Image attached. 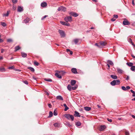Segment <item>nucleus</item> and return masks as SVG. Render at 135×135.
<instances>
[{"mask_svg":"<svg viewBox=\"0 0 135 135\" xmlns=\"http://www.w3.org/2000/svg\"><path fill=\"white\" fill-rule=\"evenodd\" d=\"M41 5L42 7H44L47 6V4L46 2H42L41 3Z\"/></svg>","mask_w":135,"mask_h":135,"instance_id":"a211bd4d","label":"nucleus"},{"mask_svg":"<svg viewBox=\"0 0 135 135\" xmlns=\"http://www.w3.org/2000/svg\"><path fill=\"white\" fill-rule=\"evenodd\" d=\"M47 16H48L47 15H45L44 17H42L41 19V20H43L44 18H46Z\"/></svg>","mask_w":135,"mask_h":135,"instance_id":"49530a36","label":"nucleus"},{"mask_svg":"<svg viewBox=\"0 0 135 135\" xmlns=\"http://www.w3.org/2000/svg\"><path fill=\"white\" fill-rule=\"evenodd\" d=\"M63 106L65 107L64 109V111H66L69 109V108L65 104H63Z\"/></svg>","mask_w":135,"mask_h":135,"instance_id":"b1692460","label":"nucleus"},{"mask_svg":"<svg viewBox=\"0 0 135 135\" xmlns=\"http://www.w3.org/2000/svg\"><path fill=\"white\" fill-rule=\"evenodd\" d=\"M66 8L63 6H61L59 7L58 9H57V10L58 11H62L64 12L65 11H66Z\"/></svg>","mask_w":135,"mask_h":135,"instance_id":"423d86ee","label":"nucleus"},{"mask_svg":"<svg viewBox=\"0 0 135 135\" xmlns=\"http://www.w3.org/2000/svg\"><path fill=\"white\" fill-rule=\"evenodd\" d=\"M16 6L13 5L12 7V8L13 10H15L16 8Z\"/></svg>","mask_w":135,"mask_h":135,"instance_id":"864d4df0","label":"nucleus"},{"mask_svg":"<svg viewBox=\"0 0 135 135\" xmlns=\"http://www.w3.org/2000/svg\"><path fill=\"white\" fill-rule=\"evenodd\" d=\"M95 45L96 46H98V47H100V46L99 45H98V44L97 43H95Z\"/></svg>","mask_w":135,"mask_h":135,"instance_id":"5fc2aeb1","label":"nucleus"},{"mask_svg":"<svg viewBox=\"0 0 135 135\" xmlns=\"http://www.w3.org/2000/svg\"><path fill=\"white\" fill-rule=\"evenodd\" d=\"M116 19H114V17L113 18H112L111 19V21H114Z\"/></svg>","mask_w":135,"mask_h":135,"instance_id":"6e6d98bb","label":"nucleus"},{"mask_svg":"<svg viewBox=\"0 0 135 135\" xmlns=\"http://www.w3.org/2000/svg\"><path fill=\"white\" fill-rule=\"evenodd\" d=\"M131 55L133 58L135 59V56H134L133 54H131Z\"/></svg>","mask_w":135,"mask_h":135,"instance_id":"69168bd1","label":"nucleus"},{"mask_svg":"<svg viewBox=\"0 0 135 135\" xmlns=\"http://www.w3.org/2000/svg\"><path fill=\"white\" fill-rule=\"evenodd\" d=\"M101 45L105 46L107 44V42L105 41H101L100 42Z\"/></svg>","mask_w":135,"mask_h":135,"instance_id":"dca6fc26","label":"nucleus"},{"mask_svg":"<svg viewBox=\"0 0 135 135\" xmlns=\"http://www.w3.org/2000/svg\"><path fill=\"white\" fill-rule=\"evenodd\" d=\"M107 62L108 63V64L109 65H113V62L111 61L108 60L107 61Z\"/></svg>","mask_w":135,"mask_h":135,"instance_id":"473e14b6","label":"nucleus"},{"mask_svg":"<svg viewBox=\"0 0 135 135\" xmlns=\"http://www.w3.org/2000/svg\"><path fill=\"white\" fill-rule=\"evenodd\" d=\"M28 69L33 72H34L35 71L34 69L32 67H29L28 68Z\"/></svg>","mask_w":135,"mask_h":135,"instance_id":"c756f323","label":"nucleus"},{"mask_svg":"<svg viewBox=\"0 0 135 135\" xmlns=\"http://www.w3.org/2000/svg\"><path fill=\"white\" fill-rule=\"evenodd\" d=\"M118 16L117 15H113V17L116 18H118Z\"/></svg>","mask_w":135,"mask_h":135,"instance_id":"de8ad7c7","label":"nucleus"},{"mask_svg":"<svg viewBox=\"0 0 135 135\" xmlns=\"http://www.w3.org/2000/svg\"><path fill=\"white\" fill-rule=\"evenodd\" d=\"M128 41L129 42H131V43H132V42H132V40L131 39V38H129V39L128 40Z\"/></svg>","mask_w":135,"mask_h":135,"instance_id":"09e8293b","label":"nucleus"},{"mask_svg":"<svg viewBox=\"0 0 135 135\" xmlns=\"http://www.w3.org/2000/svg\"><path fill=\"white\" fill-rule=\"evenodd\" d=\"M53 125L55 127H58L60 126V124L59 123H54Z\"/></svg>","mask_w":135,"mask_h":135,"instance_id":"393cba45","label":"nucleus"},{"mask_svg":"<svg viewBox=\"0 0 135 135\" xmlns=\"http://www.w3.org/2000/svg\"><path fill=\"white\" fill-rule=\"evenodd\" d=\"M78 86L77 85H76L74 87H71V89L73 90H75L76 89L78 88Z\"/></svg>","mask_w":135,"mask_h":135,"instance_id":"7c9ffc66","label":"nucleus"},{"mask_svg":"<svg viewBox=\"0 0 135 135\" xmlns=\"http://www.w3.org/2000/svg\"><path fill=\"white\" fill-rule=\"evenodd\" d=\"M56 73L55 74V75L56 76L59 78H61L62 76L60 74V71H56Z\"/></svg>","mask_w":135,"mask_h":135,"instance_id":"20e7f679","label":"nucleus"},{"mask_svg":"<svg viewBox=\"0 0 135 135\" xmlns=\"http://www.w3.org/2000/svg\"><path fill=\"white\" fill-rule=\"evenodd\" d=\"M8 69H14V67L13 66L9 67Z\"/></svg>","mask_w":135,"mask_h":135,"instance_id":"8fccbe9b","label":"nucleus"},{"mask_svg":"<svg viewBox=\"0 0 135 135\" xmlns=\"http://www.w3.org/2000/svg\"><path fill=\"white\" fill-rule=\"evenodd\" d=\"M130 91L132 93H133V94L135 93V92L132 90H131Z\"/></svg>","mask_w":135,"mask_h":135,"instance_id":"0e129e2a","label":"nucleus"},{"mask_svg":"<svg viewBox=\"0 0 135 135\" xmlns=\"http://www.w3.org/2000/svg\"><path fill=\"white\" fill-rule=\"evenodd\" d=\"M12 1L14 3H16L17 2V0H12Z\"/></svg>","mask_w":135,"mask_h":135,"instance_id":"a18cd8bd","label":"nucleus"},{"mask_svg":"<svg viewBox=\"0 0 135 135\" xmlns=\"http://www.w3.org/2000/svg\"><path fill=\"white\" fill-rule=\"evenodd\" d=\"M64 124L66 126H67L69 127H71L72 126V125H71L70 124V123L68 122H66V123H64Z\"/></svg>","mask_w":135,"mask_h":135,"instance_id":"412c9836","label":"nucleus"},{"mask_svg":"<svg viewBox=\"0 0 135 135\" xmlns=\"http://www.w3.org/2000/svg\"><path fill=\"white\" fill-rule=\"evenodd\" d=\"M74 41V42L76 45L79 44L81 42V40L79 39L76 38L73 40Z\"/></svg>","mask_w":135,"mask_h":135,"instance_id":"39448f33","label":"nucleus"},{"mask_svg":"<svg viewBox=\"0 0 135 135\" xmlns=\"http://www.w3.org/2000/svg\"><path fill=\"white\" fill-rule=\"evenodd\" d=\"M125 134L126 135H129V133L128 131H126L125 132Z\"/></svg>","mask_w":135,"mask_h":135,"instance_id":"603ef678","label":"nucleus"},{"mask_svg":"<svg viewBox=\"0 0 135 135\" xmlns=\"http://www.w3.org/2000/svg\"><path fill=\"white\" fill-rule=\"evenodd\" d=\"M7 41L8 42H11L12 41V40L11 38H9L7 40Z\"/></svg>","mask_w":135,"mask_h":135,"instance_id":"79ce46f5","label":"nucleus"},{"mask_svg":"<svg viewBox=\"0 0 135 135\" xmlns=\"http://www.w3.org/2000/svg\"><path fill=\"white\" fill-rule=\"evenodd\" d=\"M126 64L129 66L131 67L133 66V64L132 62H127Z\"/></svg>","mask_w":135,"mask_h":135,"instance_id":"bb28decb","label":"nucleus"},{"mask_svg":"<svg viewBox=\"0 0 135 135\" xmlns=\"http://www.w3.org/2000/svg\"><path fill=\"white\" fill-rule=\"evenodd\" d=\"M60 71V74H62V75H64V74H65V73L66 72L64 71Z\"/></svg>","mask_w":135,"mask_h":135,"instance_id":"37998d69","label":"nucleus"},{"mask_svg":"<svg viewBox=\"0 0 135 135\" xmlns=\"http://www.w3.org/2000/svg\"><path fill=\"white\" fill-rule=\"evenodd\" d=\"M4 51V49H1V53H3V52Z\"/></svg>","mask_w":135,"mask_h":135,"instance_id":"e2e57ef3","label":"nucleus"},{"mask_svg":"<svg viewBox=\"0 0 135 135\" xmlns=\"http://www.w3.org/2000/svg\"><path fill=\"white\" fill-rule=\"evenodd\" d=\"M123 23V24L125 25H129L130 24L129 22L126 20L124 21Z\"/></svg>","mask_w":135,"mask_h":135,"instance_id":"9b49d317","label":"nucleus"},{"mask_svg":"<svg viewBox=\"0 0 135 135\" xmlns=\"http://www.w3.org/2000/svg\"><path fill=\"white\" fill-rule=\"evenodd\" d=\"M35 65L36 66H38L39 65V63L36 61L35 62H34Z\"/></svg>","mask_w":135,"mask_h":135,"instance_id":"c03bdc74","label":"nucleus"},{"mask_svg":"<svg viewBox=\"0 0 135 135\" xmlns=\"http://www.w3.org/2000/svg\"><path fill=\"white\" fill-rule=\"evenodd\" d=\"M75 114H74L75 116H76L78 117H80V115H79V113L76 111L75 112Z\"/></svg>","mask_w":135,"mask_h":135,"instance_id":"aec40b11","label":"nucleus"},{"mask_svg":"<svg viewBox=\"0 0 135 135\" xmlns=\"http://www.w3.org/2000/svg\"><path fill=\"white\" fill-rule=\"evenodd\" d=\"M122 90L124 91L127 90V89L124 86H122Z\"/></svg>","mask_w":135,"mask_h":135,"instance_id":"a19ab883","label":"nucleus"},{"mask_svg":"<svg viewBox=\"0 0 135 135\" xmlns=\"http://www.w3.org/2000/svg\"><path fill=\"white\" fill-rule=\"evenodd\" d=\"M44 80L45 81H52V79H50L45 78L44 79Z\"/></svg>","mask_w":135,"mask_h":135,"instance_id":"4c0bfd02","label":"nucleus"},{"mask_svg":"<svg viewBox=\"0 0 135 135\" xmlns=\"http://www.w3.org/2000/svg\"><path fill=\"white\" fill-rule=\"evenodd\" d=\"M117 71L119 73L122 74L123 73V70L120 69L118 68H117Z\"/></svg>","mask_w":135,"mask_h":135,"instance_id":"ddd939ff","label":"nucleus"},{"mask_svg":"<svg viewBox=\"0 0 135 135\" xmlns=\"http://www.w3.org/2000/svg\"><path fill=\"white\" fill-rule=\"evenodd\" d=\"M30 20V19L29 18H27L26 19L23 20V22L25 23H27L29 22Z\"/></svg>","mask_w":135,"mask_h":135,"instance_id":"2eb2a0df","label":"nucleus"},{"mask_svg":"<svg viewBox=\"0 0 135 135\" xmlns=\"http://www.w3.org/2000/svg\"><path fill=\"white\" fill-rule=\"evenodd\" d=\"M120 84V81L119 80H114L110 83L111 85L112 86L115 85H118Z\"/></svg>","mask_w":135,"mask_h":135,"instance_id":"f257e3e1","label":"nucleus"},{"mask_svg":"<svg viewBox=\"0 0 135 135\" xmlns=\"http://www.w3.org/2000/svg\"><path fill=\"white\" fill-rule=\"evenodd\" d=\"M21 55L23 57H26L27 55L26 54L23 52H22Z\"/></svg>","mask_w":135,"mask_h":135,"instance_id":"2f4dec72","label":"nucleus"},{"mask_svg":"<svg viewBox=\"0 0 135 135\" xmlns=\"http://www.w3.org/2000/svg\"><path fill=\"white\" fill-rule=\"evenodd\" d=\"M126 88L127 89H127H129L130 88V87L129 86H127L126 87Z\"/></svg>","mask_w":135,"mask_h":135,"instance_id":"13d9d810","label":"nucleus"},{"mask_svg":"<svg viewBox=\"0 0 135 135\" xmlns=\"http://www.w3.org/2000/svg\"><path fill=\"white\" fill-rule=\"evenodd\" d=\"M106 128V126L105 125H101L99 128V130L102 131H103Z\"/></svg>","mask_w":135,"mask_h":135,"instance_id":"9d476101","label":"nucleus"},{"mask_svg":"<svg viewBox=\"0 0 135 135\" xmlns=\"http://www.w3.org/2000/svg\"><path fill=\"white\" fill-rule=\"evenodd\" d=\"M23 11V8L20 6L18 7V11L19 12H21Z\"/></svg>","mask_w":135,"mask_h":135,"instance_id":"4468645a","label":"nucleus"},{"mask_svg":"<svg viewBox=\"0 0 135 135\" xmlns=\"http://www.w3.org/2000/svg\"><path fill=\"white\" fill-rule=\"evenodd\" d=\"M56 98L57 99L61 100H63V98L60 95L56 97Z\"/></svg>","mask_w":135,"mask_h":135,"instance_id":"6ab92c4d","label":"nucleus"},{"mask_svg":"<svg viewBox=\"0 0 135 135\" xmlns=\"http://www.w3.org/2000/svg\"><path fill=\"white\" fill-rule=\"evenodd\" d=\"M132 3L133 5H134V0H132Z\"/></svg>","mask_w":135,"mask_h":135,"instance_id":"680f3d73","label":"nucleus"},{"mask_svg":"<svg viewBox=\"0 0 135 135\" xmlns=\"http://www.w3.org/2000/svg\"><path fill=\"white\" fill-rule=\"evenodd\" d=\"M48 106L49 107H50V108H51V104H48Z\"/></svg>","mask_w":135,"mask_h":135,"instance_id":"052dcab7","label":"nucleus"},{"mask_svg":"<svg viewBox=\"0 0 135 135\" xmlns=\"http://www.w3.org/2000/svg\"><path fill=\"white\" fill-rule=\"evenodd\" d=\"M5 71V69L4 68L1 67L0 68V71L1 72H4Z\"/></svg>","mask_w":135,"mask_h":135,"instance_id":"c85d7f7f","label":"nucleus"},{"mask_svg":"<svg viewBox=\"0 0 135 135\" xmlns=\"http://www.w3.org/2000/svg\"><path fill=\"white\" fill-rule=\"evenodd\" d=\"M9 14V12L8 11H7L6 13L4 14L3 15V16H7Z\"/></svg>","mask_w":135,"mask_h":135,"instance_id":"72a5a7b5","label":"nucleus"},{"mask_svg":"<svg viewBox=\"0 0 135 135\" xmlns=\"http://www.w3.org/2000/svg\"><path fill=\"white\" fill-rule=\"evenodd\" d=\"M110 77L113 79H116L117 78V76L115 75H110Z\"/></svg>","mask_w":135,"mask_h":135,"instance_id":"a878e982","label":"nucleus"},{"mask_svg":"<svg viewBox=\"0 0 135 135\" xmlns=\"http://www.w3.org/2000/svg\"><path fill=\"white\" fill-rule=\"evenodd\" d=\"M1 25L3 27H5L6 26V24L4 22H1Z\"/></svg>","mask_w":135,"mask_h":135,"instance_id":"58836bf2","label":"nucleus"},{"mask_svg":"<svg viewBox=\"0 0 135 135\" xmlns=\"http://www.w3.org/2000/svg\"><path fill=\"white\" fill-rule=\"evenodd\" d=\"M107 120L110 122H111L112 121V120L111 119H109V118L107 119Z\"/></svg>","mask_w":135,"mask_h":135,"instance_id":"4d7b16f0","label":"nucleus"},{"mask_svg":"<svg viewBox=\"0 0 135 135\" xmlns=\"http://www.w3.org/2000/svg\"><path fill=\"white\" fill-rule=\"evenodd\" d=\"M76 81L74 80H72L71 81V84L72 85H73L76 83Z\"/></svg>","mask_w":135,"mask_h":135,"instance_id":"5701e85b","label":"nucleus"},{"mask_svg":"<svg viewBox=\"0 0 135 135\" xmlns=\"http://www.w3.org/2000/svg\"><path fill=\"white\" fill-rule=\"evenodd\" d=\"M65 21L66 22H71L72 21V19L71 16H67L64 19Z\"/></svg>","mask_w":135,"mask_h":135,"instance_id":"7ed1b4c3","label":"nucleus"},{"mask_svg":"<svg viewBox=\"0 0 135 135\" xmlns=\"http://www.w3.org/2000/svg\"><path fill=\"white\" fill-rule=\"evenodd\" d=\"M58 32L60 34L61 37H64L65 36V34L64 31L62 30H59L58 31Z\"/></svg>","mask_w":135,"mask_h":135,"instance_id":"0eeeda50","label":"nucleus"},{"mask_svg":"<svg viewBox=\"0 0 135 135\" xmlns=\"http://www.w3.org/2000/svg\"><path fill=\"white\" fill-rule=\"evenodd\" d=\"M132 117L133 118L135 119V116L134 115H132Z\"/></svg>","mask_w":135,"mask_h":135,"instance_id":"338daca9","label":"nucleus"},{"mask_svg":"<svg viewBox=\"0 0 135 135\" xmlns=\"http://www.w3.org/2000/svg\"><path fill=\"white\" fill-rule=\"evenodd\" d=\"M130 69L131 70L134 71L135 70V66H132L130 68Z\"/></svg>","mask_w":135,"mask_h":135,"instance_id":"f704fd0d","label":"nucleus"},{"mask_svg":"<svg viewBox=\"0 0 135 135\" xmlns=\"http://www.w3.org/2000/svg\"><path fill=\"white\" fill-rule=\"evenodd\" d=\"M60 23L62 25H65L68 26H70V24L69 23H68L66 22H65L64 21H60Z\"/></svg>","mask_w":135,"mask_h":135,"instance_id":"1a4fd4ad","label":"nucleus"},{"mask_svg":"<svg viewBox=\"0 0 135 135\" xmlns=\"http://www.w3.org/2000/svg\"><path fill=\"white\" fill-rule=\"evenodd\" d=\"M53 115V113L51 111H50L49 113V117H51Z\"/></svg>","mask_w":135,"mask_h":135,"instance_id":"e433bc0d","label":"nucleus"},{"mask_svg":"<svg viewBox=\"0 0 135 135\" xmlns=\"http://www.w3.org/2000/svg\"><path fill=\"white\" fill-rule=\"evenodd\" d=\"M20 49L19 46H17L15 47V51H16Z\"/></svg>","mask_w":135,"mask_h":135,"instance_id":"cd10ccee","label":"nucleus"},{"mask_svg":"<svg viewBox=\"0 0 135 135\" xmlns=\"http://www.w3.org/2000/svg\"><path fill=\"white\" fill-rule=\"evenodd\" d=\"M65 118L69 120H71L72 121L74 120V117L73 115H70L69 114H65Z\"/></svg>","mask_w":135,"mask_h":135,"instance_id":"f03ea898","label":"nucleus"},{"mask_svg":"<svg viewBox=\"0 0 135 135\" xmlns=\"http://www.w3.org/2000/svg\"><path fill=\"white\" fill-rule=\"evenodd\" d=\"M71 86L70 85H68L67 86V89L69 91L71 90Z\"/></svg>","mask_w":135,"mask_h":135,"instance_id":"c9c22d12","label":"nucleus"},{"mask_svg":"<svg viewBox=\"0 0 135 135\" xmlns=\"http://www.w3.org/2000/svg\"><path fill=\"white\" fill-rule=\"evenodd\" d=\"M84 109L86 111H89L90 110L91 108V107H84Z\"/></svg>","mask_w":135,"mask_h":135,"instance_id":"f3484780","label":"nucleus"},{"mask_svg":"<svg viewBox=\"0 0 135 135\" xmlns=\"http://www.w3.org/2000/svg\"><path fill=\"white\" fill-rule=\"evenodd\" d=\"M129 79V76H127V77L126 79V80H127Z\"/></svg>","mask_w":135,"mask_h":135,"instance_id":"bf43d9fd","label":"nucleus"},{"mask_svg":"<svg viewBox=\"0 0 135 135\" xmlns=\"http://www.w3.org/2000/svg\"><path fill=\"white\" fill-rule=\"evenodd\" d=\"M53 113L54 115L55 116L57 115V112L55 110L54 111Z\"/></svg>","mask_w":135,"mask_h":135,"instance_id":"ea45409f","label":"nucleus"},{"mask_svg":"<svg viewBox=\"0 0 135 135\" xmlns=\"http://www.w3.org/2000/svg\"><path fill=\"white\" fill-rule=\"evenodd\" d=\"M69 15L74 17H77L79 15V14L78 13L73 12H69Z\"/></svg>","mask_w":135,"mask_h":135,"instance_id":"6e6552de","label":"nucleus"},{"mask_svg":"<svg viewBox=\"0 0 135 135\" xmlns=\"http://www.w3.org/2000/svg\"><path fill=\"white\" fill-rule=\"evenodd\" d=\"M23 82L26 84H28V82L27 81H24Z\"/></svg>","mask_w":135,"mask_h":135,"instance_id":"3c124183","label":"nucleus"},{"mask_svg":"<svg viewBox=\"0 0 135 135\" xmlns=\"http://www.w3.org/2000/svg\"><path fill=\"white\" fill-rule=\"evenodd\" d=\"M75 125L76 126L79 127L81 125V123L80 122L78 121L75 123Z\"/></svg>","mask_w":135,"mask_h":135,"instance_id":"4be33fe9","label":"nucleus"},{"mask_svg":"<svg viewBox=\"0 0 135 135\" xmlns=\"http://www.w3.org/2000/svg\"><path fill=\"white\" fill-rule=\"evenodd\" d=\"M71 71L72 72L75 74L78 73V72L77 71V70L76 68H73L71 69Z\"/></svg>","mask_w":135,"mask_h":135,"instance_id":"f8f14e48","label":"nucleus"},{"mask_svg":"<svg viewBox=\"0 0 135 135\" xmlns=\"http://www.w3.org/2000/svg\"><path fill=\"white\" fill-rule=\"evenodd\" d=\"M70 54L71 55H72L73 54V52L71 51H70Z\"/></svg>","mask_w":135,"mask_h":135,"instance_id":"774afa93","label":"nucleus"}]
</instances>
